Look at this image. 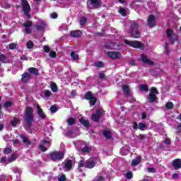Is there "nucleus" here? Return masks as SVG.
Returning a JSON list of instances; mask_svg holds the SVG:
<instances>
[{"mask_svg":"<svg viewBox=\"0 0 181 181\" xmlns=\"http://www.w3.org/2000/svg\"><path fill=\"white\" fill-rule=\"evenodd\" d=\"M23 120L28 128H31L35 122V115L33 114V107H27L24 114Z\"/></svg>","mask_w":181,"mask_h":181,"instance_id":"obj_1","label":"nucleus"},{"mask_svg":"<svg viewBox=\"0 0 181 181\" xmlns=\"http://www.w3.org/2000/svg\"><path fill=\"white\" fill-rule=\"evenodd\" d=\"M157 94H159L158 88L156 87H151L150 89V93L146 97V100L148 101V103H150V104L155 103V101H158V97H156Z\"/></svg>","mask_w":181,"mask_h":181,"instance_id":"obj_2","label":"nucleus"},{"mask_svg":"<svg viewBox=\"0 0 181 181\" xmlns=\"http://www.w3.org/2000/svg\"><path fill=\"white\" fill-rule=\"evenodd\" d=\"M124 43L134 49H140V50H144V49H145V45L140 41H129L126 40H124Z\"/></svg>","mask_w":181,"mask_h":181,"instance_id":"obj_3","label":"nucleus"},{"mask_svg":"<svg viewBox=\"0 0 181 181\" xmlns=\"http://www.w3.org/2000/svg\"><path fill=\"white\" fill-rule=\"evenodd\" d=\"M49 158L53 162L62 160L64 158V153L62 151H53L49 153Z\"/></svg>","mask_w":181,"mask_h":181,"instance_id":"obj_4","label":"nucleus"},{"mask_svg":"<svg viewBox=\"0 0 181 181\" xmlns=\"http://www.w3.org/2000/svg\"><path fill=\"white\" fill-rule=\"evenodd\" d=\"M21 6L24 12V15H25V16H28V19H30L31 16L29 13L31 9L30 5H29V2L28 1V0H21Z\"/></svg>","mask_w":181,"mask_h":181,"instance_id":"obj_5","label":"nucleus"},{"mask_svg":"<svg viewBox=\"0 0 181 181\" xmlns=\"http://www.w3.org/2000/svg\"><path fill=\"white\" fill-rule=\"evenodd\" d=\"M166 35L167 37H170L172 45H173L175 42H177V40H179V37L173 32V30L172 29L166 30Z\"/></svg>","mask_w":181,"mask_h":181,"instance_id":"obj_6","label":"nucleus"},{"mask_svg":"<svg viewBox=\"0 0 181 181\" xmlns=\"http://www.w3.org/2000/svg\"><path fill=\"white\" fill-rule=\"evenodd\" d=\"M103 112H104L103 109H98L95 113L92 114L91 119L93 120L94 122H100V118L103 116Z\"/></svg>","mask_w":181,"mask_h":181,"instance_id":"obj_7","label":"nucleus"},{"mask_svg":"<svg viewBox=\"0 0 181 181\" xmlns=\"http://www.w3.org/2000/svg\"><path fill=\"white\" fill-rule=\"evenodd\" d=\"M147 25L150 28H155L156 26V19L155 16L151 14L147 19Z\"/></svg>","mask_w":181,"mask_h":181,"instance_id":"obj_8","label":"nucleus"},{"mask_svg":"<svg viewBox=\"0 0 181 181\" xmlns=\"http://www.w3.org/2000/svg\"><path fill=\"white\" fill-rule=\"evenodd\" d=\"M141 62H143V63H144V64H149V66H153V64H155V62L148 59V57H146V55H145L144 54H142L141 55Z\"/></svg>","mask_w":181,"mask_h":181,"instance_id":"obj_9","label":"nucleus"},{"mask_svg":"<svg viewBox=\"0 0 181 181\" xmlns=\"http://www.w3.org/2000/svg\"><path fill=\"white\" fill-rule=\"evenodd\" d=\"M32 78V75L28 72H24L21 76V82L23 84H26Z\"/></svg>","mask_w":181,"mask_h":181,"instance_id":"obj_10","label":"nucleus"},{"mask_svg":"<svg viewBox=\"0 0 181 181\" xmlns=\"http://www.w3.org/2000/svg\"><path fill=\"white\" fill-rule=\"evenodd\" d=\"M172 166L175 170H177V169H181V159H174L172 162Z\"/></svg>","mask_w":181,"mask_h":181,"instance_id":"obj_11","label":"nucleus"},{"mask_svg":"<svg viewBox=\"0 0 181 181\" xmlns=\"http://www.w3.org/2000/svg\"><path fill=\"white\" fill-rule=\"evenodd\" d=\"M94 166H95V163L93 159H88L85 163V168H86L87 169H93Z\"/></svg>","mask_w":181,"mask_h":181,"instance_id":"obj_12","label":"nucleus"},{"mask_svg":"<svg viewBox=\"0 0 181 181\" xmlns=\"http://www.w3.org/2000/svg\"><path fill=\"white\" fill-rule=\"evenodd\" d=\"M78 121L80 122V124L83 125V127H85V128H86L87 129L90 128V121L86 120L84 117L79 118Z\"/></svg>","mask_w":181,"mask_h":181,"instance_id":"obj_13","label":"nucleus"},{"mask_svg":"<svg viewBox=\"0 0 181 181\" xmlns=\"http://www.w3.org/2000/svg\"><path fill=\"white\" fill-rule=\"evenodd\" d=\"M129 34L131 37L133 39H139V37H141V32H139L138 30L129 31Z\"/></svg>","mask_w":181,"mask_h":181,"instance_id":"obj_14","label":"nucleus"},{"mask_svg":"<svg viewBox=\"0 0 181 181\" xmlns=\"http://www.w3.org/2000/svg\"><path fill=\"white\" fill-rule=\"evenodd\" d=\"M37 114H38L41 119H45L46 115H45V113L43 112V110L42 109V107H40V105H37Z\"/></svg>","mask_w":181,"mask_h":181,"instance_id":"obj_15","label":"nucleus"},{"mask_svg":"<svg viewBox=\"0 0 181 181\" xmlns=\"http://www.w3.org/2000/svg\"><path fill=\"white\" fill-rule=\"evenodd\" d=\"M107 56H109L110 59H119L121 54L117 52H108Z\"/></svg>","mask_w":181,"mask_h":181,"instance_id":"obj_16","label":"nucleus"},{"mask_svg":"<svg viewBox=\"0 0 181 181\" xmlns=\"http://www.w3.org/2000/svg\"><path fill=\"white\" fill-rule=\"evenodd\" d=\"M141 162H142V158L141 156H137L132 160L131 163V166H134V167L138 166V165H139Z\"/></svg>","mask_w":181,"mask_h":181,"instance_id":"obj_17","label":"nucleus"},{"mask_svg":"<svg viewBox=\"0 0 181 181\" xmlns=\"http://www.w3.org/2000/svg\"><path fill=\"white\" fill-rule=\"evenodd\" d=\"M81 35H83V32L80 30H71L70 32V36H71V37H80Z\"/></svg>","mask_w":181,"mask_h":181,"instance_id":"obj_18","label":"nucleus"},{"mask_svg":"<svg viewBox=\"0 0 181 181\" xmlns=\"http://www.w3.org/2000/svg\"><path fill=\"white\" fill-rule=\"evenodd\" d=\"M90 5L93 6V8H101V3L100 0H89Z\"/></svg>","mask_w":181,"mask_h":181,"instance_id":"obj_19","label":"nucleus"},{"mask_svg":"<svg viewBox=\"0 0 181 181\" xmlns=\"http://www.w3.org/2000/svg\"><path fill=\"white\" fill-rule=\"evenodd\" d=\"M31 74H34V76H39V69L35 67H30L28 69Z\"/></svg>","mask_w":181,"mask_h":181,"instance_id":"obj_20","label":"nucleus"},{"mask_svg":"<svg viewBox=\"0 0 181 181\" xmlns=\"http://www.w3.org/2000/svg\"><path fill=\"white\" fill-rule=\"evenodd\" d=\"M122 88L126 97H129V86L128 85H122Z\"/></svg>","mask_w":181,"mask_h":181,"instance_id":"obj_21","label":"nucleus"},{"mask_svg":"<svg viewBox=\"0 0 181 181\" xmlns=\"http://www.w3.org/2000/svg\"><path fill=\"white\" fill-rule=\"evenodd\" d=\"M20 138L23 139V144H27V145H32V141L29 140L25 135L23 134H20Z\"/></svg>","mask_w":181,"mask_h":181,"instance_id":"obj_22","label":"nucleus"},{"mask_svg":"<svg viewBox=\"0 0 181 181\" xmlns=\"http://www.w3.org/2000/svg\"><path fill=\"white\" fill-rule=\"evenodd\" d=\"M45 28H46V23H45V21H41L40 25H35V29L37 30H43Z\"/></svg>","mask_w":181,"mask_h":181,"instance_id":"obj_23","label":"nucleus"},{"mask_svg":"<svg viewBox=\"0 0 181 181\" xmlns=\"http://www.w3.org/2000/svg\"><path fill=\"white\" fill-rule=\"evenodd\" d=\"M103 136H105L106 139H111V138H112V136L111 135V132H110V130L103 131Z\"/></svg>","mask_w":181,"mask_h":181,"instance_id":"obj_24","label":"nucleus"},{"mask_svg":"<svg viewBox=\"0 0 181 181\" xmlns=\"http://www.w3.org/2000/svg\"><path fill=\"white\" fill-rule=\"evenodd\" d=\"M50 88L53 93H57V91H59V88H57V84H56V83L54 82H52L50 84Z\"/></svg>","mask_w":181,"mask_h":181,"instance_id":"obj_25","label":"nucleus"},{"mask_svg":"<svg viewBox=\"0 0 181 181\" xmlns=\"http://www.w3.org/2000/svg\"><path fill=\"white\" fill-rule=\"evenodd\" d=\"M73 168V160H68L66 163H65V168L68 169V170H70Z\"/></svg>","mask_w":181,"mask_h":181,"instance_id":"obj_26","label":"nucleus"},{"mask_svg":"<svg viewBox=\"0 0 181 181\" xmlns=\"http://www.w3.org/2000/svg\"><path fill=\"white\" fill-rule=\"evenodd\" d=\"M94 97L93 95V93H91V91H88L85 93L84 95V98L85 100H87L88 101H89L90 100H91V98Z\"/></svg>","mask_w":181,"mask_h":181,"instance_id":"obj_27","label":"nucleus"},{"mask_svg":"<svg viewBox=\"0 0 181 181\" xmlns=\"http://www.w3.org/2000/svg\"><path fill=\"white\" fill-rule=\"evenodd\" d=\"M10 124L13 127H16V125H18V124H21V120L16 117H14L13 120L10 122Z\"/></svg>","mask_w":181,"mask_h":181,"instance_id":"obj_28","label":"nucleus"},{"mask_svg":"<svg viewBox=\"0 0 181 181\" xmlns=\"http://www.w3.org/2000/svg\"><path fill=\"white\" fill-rule=\"evenodd\" d=\"M138 28H139V24H138V23H134L131 25L129 31L137 30L136 29H138Z\"/></svg>","mask_w":181,"mask_h":181,"instance_id":"obj_29","label":"nucleus"},{"mask_svg":"<svg viewBox=\"0 0 181 181\" xmlns=\"http://www.w3.org/2000/svg\"><path fill=\"white\" fill-rule=\"evenodd\" d=\"M66 122L68 125L71 127V125H74V124H76V119L73 117H70L66 120Z\"/></svg>","mask_w":181,"mask_h":181,"instance_id":"obj_30","label":"nucleus"},{"mask_svg":"<svg viewBox=\"0 0 181 181\" xmlns=\"http://www.w3.org/2000/svg\"><path fill=\"white\" fill-rule=\"evenodd\" d=\"M140 90L141 91H148L149 90V86L146 84H141L140 85Z\"/></svg>","mask_w":181,"mask_h":181,"instance_id":"obj_31","label":"nucleus"},{"mask_svg":"<svg viewBox=\"0 0 181 181\" xmlns=\"http://www.w3.org/2000/svg\"><path fill=\"white\" fill-rule=\"evenodd\" d=\"M164 49H165V54H167V55H168V54H170V49H169V43H168V42H165V47H164Z\"/></svg>","mask_w":181,"mask_h":181,"instance_id":"obj_32","label":"nucleus"},{"mask_svg":"<svg viewBox=\"0 0 181 181\" xmlns=\"http://www.w3.org/2000/svg\"><path fill=\"white\" fill-rule=\"evenodd\" d=\"M71 57L74 61L78 60V59H80L78 55L77 54H76L74 52H71Z\"/></svg>","mask_w":181,"mask_h":181,"instance_id":"obj_33","label":"nucleus"},{"mask_svg":"<svg viewBox=\"0 0 181 181\" xmlns=\"http://www.w3.org/2000/svg\"><path fill=\"white\" fill-rule=\"evenodd\" d=\"M80 25L81 26H84V25H86V23H87V18L86 17H81L80 18Z\"/></svg>","mask_w":181,"mask_h":181,"instance_id":"obj_34","label":"nucleus"},{"mask_svg":"<svg viewBox=\"0 0 181 181\" xmlns=\"http://www.w3.org/2000/svg\"><path fill=\"white\" fill-rule=\"evenodd\" d=\"M119 13H120L122 16H127V10L122 7H120V9L119 10Z\"/></svg>","mask_w":181,"mask_h":181,"instance_id":"obj_35","label":"nucleus"},{"mask_svg":"<svg viewBox=\"0 0 181 181\" xmlns=\"http://www.w3.org/2000/svg\"><path fill=\"white\" fill-rule=\"evenodd\" d=\"M17 159V156H16V153H13L11 155V156L8 158V162L9 163L14 162V160H16Z\"/></svg>","mask_w":181,"mask_h":181,"instance_id":"obj_36","label":"nucleus"},{"mask_svg":"<svg viewBox=\"0 0 181 181\" xmlns=\"http://www.w3.org/2000/svg\"><path fill=\"white\" fill-rule=\"evenodd\" d=\"M95 103H97V98L94 96L89 100L90 105H95Z\"/></svg>","mask_w":181,"mask_h":181,"instance_id":"obj_37","label":"nucleus"},{"mask_svg":"<svg viewBox=\"0 0 181 181\" xmlns=\"http://www.w3.org/2000/svg\"><path fill=\"white\" fill-rule=\"evenodd\" d=\"M81 152H83V153H88V152H91V148L87 146H85L82 149H81Z\"/></svg>","mask_w":181,"mask_h":181,"instance_id":"obj_38","label":"nucleus"},{"mask_svg":"<svg viewBox=\"0 0 181 181\" xmlns=\"http://www.w3.org/2000/svg\"><path fill=\"white\" fill-rule=\"evenodd\" d=\"M95 67H99V69H103L104 67V63L103 62H97L94 64Z\"/></svg>","mask_w":181,"mask_h":181,"instance_id":"obj_39","label":"nucleus"},{"mask_svg":"<svg viewBox=\"0 0 181 181\" xmlns=\"http://www.w3.org/2000/svg\"><path fill=\"white\" fill-rule=\"evenodd\" d=\"M146 128H148V127L145 124V123L139 124V129H140V131H144Z\"/></svg>","mask_w":181,"mask_h":181,"instance_id":"obj_40","label":"nucleus"},{"mask_svg":"<svg viewBox=\"0 0 181 181\" xmlns=\"http://www.w3.org/2000/svg\"><path fill=\"white\" fill-rule=\"evenodd\" d=\"M1 63H6V56L4 54H0Z\"/></svg>","mask_w":181,"mask_h":181,"instance_id":"obj_41","label":"nucleus"},{"mask_svg":"<svg viewBox=\"0 0 181 181\" xmlns=\"http://www.w3.org/2000/svg\"><path fill=\"white\" fill-rule=\"evenodd\" d=\"M35 44L31 40L27 42V49H33Z\"/></svg>","mask_w":181,"mask_h":181,"instance_id":"obj_42","label":"nucleus"},{"mask_svg":"<svg viewBox=\"0 0 181 181\" xmlns=\"http://www.w3.org/2000/svg\"><path fill=\"white\" fill-rule=\"evenodd\" d=\"M126 177L127 179L131 180L132 177H134V175L132 174V172L128 171L126 173Z\"/></svg>","mask_w":181,"mask_h":181,"instance_id":"obj_43","label":"nucleus"},{"mask_svg":"<svg viewBox=\"0 0 181 181\" xmlns=\"http://www.w3.org/2000/svg\"><path fill=\"white\" fill-rule=\"evenodd\" d=\"M49 110L52 113L57 112V111H59V108H57L56 105L51 106Z\"/></svg>","mask_w":181,"mask_h":181,"instance_id":"obj_44","label":"nucleus"},{"mask_svg":"<svg viewBox=\"0 0 181 181\" xmlns=\"http://www.w3.org/2000/svg\"><path fill=\"white\" fill-rule=\"evenodd\" d=\"M17 46L18 45H16V43H11L8 45V48L10 49V50H15Z\"/></svg>","mask_w":181,"mask_h":181,"instance_id":"obj_45","label":"nucleus"},{"mask_svg":"<svg viewBox=\"0 0 181 181\" xmlns=\"http://www.w3.org/2000/svg\"><path fill=\"white\" fill-rule=\"evenodd\" d=\"M165 108H167V110H172L173 108V103L172 102H168L165 105Z\"/></svg>","mask_w":181,"mask_h":181,"instance_id":"obj_46","label":"nucleus"},{"mask_svg":"<svg viewBox=\"0 0 181 181\" xmlns=\"http://www.w3.org/2000/svg\"><path fill=\"white\" fill-rule=\"evenodd\" d=\"M33 25V22L32 21H27L25 23L23 24L24 28H30Z\"/></svg>","mask_w":181,"mask_h":181,"instance_id":"obj_47","label":"nucleus"},{"mask_svg":"<svg viewBox=\"0 0 181 181\" xmlns=\"http://www.w3.org/2000/svg\"><path fill=\"white\" fill-rule=\"evenodd\" d=\"M45 97L49 98L52 95V92L50 90H44Z\"/></svg>","mask_w":181,"mask_h":181,"instance_id":"obj_48","label":"nucleus"},{"mask_svg":"<svg viewBox=\"0 0 181 181\" xmlns=\"http://www.w3.org/2000/svg\"><path fill=\"white\" fill-rule=\"evenodd\" d=\"M12 152V148H6L4 150V153H5V155H9V153H11Z\"/></svg>","mask_w":181,"mask_h":181,"instance_id":"obj_49","label":"nucleus"},{"mask_svg":"<svg viewBox=\"0 0 181 181\" xmlns=\"http://www.w3.org/2000/svg\"><path fill=\"white\" fill-rule=\"evenodd\" d=\"M5 108H9V107H12V102L11 101H6L4 103Z\"/></svg>","mask_w":181,"mask_h":181,"instance_id":"obj_50","label":"nucleus"},{"mask_svg":"<svg viewBox=\"0 0 181 181\" xmlns=\"http://www.w3.org/2000/svg\"><path fill=\"white\" fill-rule=\"evenodd\" d=\"M56 56H57V54H56V52L51 51L49 52V57H52V59H56Z\"/></svg>","mask_w":181,"mask_h":181,"instance_id":"obj_51","label":"nucleus"},{"mask_svg":"<svg viewBox=\"0 0 181 181\" xmlns=\"http://www.w3.org/2000/svg\"><path fill=\"white\" fill-rule=\"evenodd\" d=\"M175 129H176L175 134H177V135H179V134L181 133V126H180V124H178Z\"/></svg>","mask_w":181,"mask_h":181,"instance_id":"obj_52","label":"nucleus"},{"mask_svg":"<svg viewBox=\"0 0 181 181\" xmlns=\"http://www.w3.org/2000/svg\"><path fill=\"white\" fill-rule=\"evenodd\" d=\"M43 49L45 53H49V52H50V47L47 45H45Z\"/></svg>","mask_w":181,"mask_h":181,"instance_id":"obj_53","label":"nucleus"},{"mask_svg":"<svg viewBox=\"0 0 181 181\" xmlns=\"http://www.w3.org/2000/svg\"><path fill=\"white\" fill-rule=\"evenodd\" d=\"M99 78L100 80H103V78H105V74H104V72H100Z\"/></svg>","mask_w":181,"mask_h":181,"instance_id":"obj_54","label":"nucleus"},{"mask_svg":"<svg viewBox=\"0 0 181 181\" xmlns=\"http://www.w3.org/2000/svg\"><path fill=\"white\" fill-rule=\"evenodd\" d=\"M39 148L42 152H46V151H47V148L45 147L43 145H40Z\"/></svg>","mask_w":181,"mask_h":181,"instance_id":"obj_55","label":"nucleus"},{"mask_svg":"<svg viewBox=\"0 0 181 181\" xmlns=\"http://www.w3.org/2000/svg\"><path fill=\"white\" fill-rule=\"evenodd\" d=\"M84 166L86 167V163L83 160H81L78 163V168H84Z\"/></svg>","mask_w":181,"mask_h":181,"instance_id":"obj_56","label":"nucleus"},{"mask_svg":"<svg viewBox=\"0 0 181 181\" xmlns=\"http://www.w3.org/2000/svg\"><path fill=\"white\" fill-rule=\"evenodd\" d=\"M66 175H62L58 180V181H66Z\"/></svg>","mask_w":181,"mask_h":181,"instance_id":"obj_57","label":"nucleus"},{"mask_svg":"<svg viewBox=\"0 0 181 181\" xmlns=\"http://www.w3.org/2000/svg\"><path fill=\"white\" fill-rule=\"evenodd\" d=\"M25 32L27 35H30V33H32V30L30 28H25Z\"/></svg>","mask_w":181,"mask_h":181,"instance_id":"obj_58","label":"nucleus"},{"mask_svg":"<svg viewBox=\"0 0 181 181\" xmlns=\"http://www.w3.org/2000/svg\"><path fill=\"white\" fill-rule=\"evenodd\" d=\"M11 142L13 143V145H18V144H19L20 141H19V139H16L11 140Z\"/></svg>","mask_w":181,"mask_h":181,"instance_id":"obj_59","label":"nucleus"},{"mask_svg":"<svg viewBox=\"0 0 181 181\" xmlns=\"http://www.w3.org/2000/svg\"><path fill=\"white\" fill-rule=\"evenodd\" d=\"M164 142L165 144H166V145H170V144H172V141H170V140L168 138H165Z\"/></svg>","mask_w":181,"mask_h":181,"instance_id":"obj_60","label":"nucleus"},{"mask_svg":"<svg viewBox=\"0 0 181 181\" xmlns=\"http://www.w3.org/2000/svg\"><path fill=\"white\" fill-rule=\"evenodd\" d=\"M57 13H51V18H52V19H57Z\"/></svg>","mask_w":181,"mask_h":181,"instance_id":"obj_61","label":"nucleus"},{"mask_svg":"<svg viewBox=\"0 0 181 181\" xmlns=\"http://www.w3.org/2000/svg\"><path fill=\"white\" fill-rule=\"evenodd\" d=\"M133 129H138V123L136 122H133Z\"/></svg>","mask_w":181,"mask_h":181,"instance_id":"obj_62","label":"nucleus"},{"mask_svg":"<svg viewBox=\"0 0 181 181\" xmlns=\"http://www.w3.org/2000/svg\"><path fill=\"white\" fill-rule=\"evenodd\" d=\"M105 178L103 176H98L97 177L96 181H104Z\"/></svg>","mask_w":181,"mask_h":181,"instance_id":"obj_63","label":"nucleus"},{"mask_svg":"<svg viewBox=\"0 0 181 181\" xmlns=\"http://www.w3.org/2000/svg\"><path fill=\"white\" fill-rule=\"evenodd\" d=\"M73 130L68 131V132L66 133L67 136H71V135H73Z\"/></svg>","mask_w":181,"mask_h":181,"instance_id":"obj_64","label":"nucleus"}]
</instances>
